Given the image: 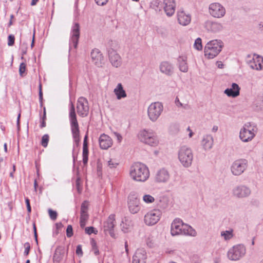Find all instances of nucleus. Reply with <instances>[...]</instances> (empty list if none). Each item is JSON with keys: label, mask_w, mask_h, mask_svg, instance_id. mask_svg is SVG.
I'll use <instances>...</instances> for the list:
<instances>
[{"label": "nucleus", "mask_w": 263, "mask_h": 263, "mask_svg": "<svg viewBox=\"0 0 263 263\" xmlns=\"http://www.w3.org/2000/svg\"><path fill=\"white\" fill-rule=\"evenodd\" d=\"M76 253L78 256H82L83 255L82 247L80 245L77 246Z\"/></svg>", "instance_id": "864d4df0"}, {"label": "nucleus", "mask_w": 263, "mask_h": 263, "mask_svg": "<svg viewBox=\"0 0 263 263\" xmlns=\"http://www.w3.org/2000/svg\"><path fill=\"white\" fill-rule=\"evenodd\" d=\"M8 45L9 46H13L14 44L15 37L12 34H10L8 36Z\"/></svg>", "instance_id": "09e8293b"}, {"label": "nucleus", "mask_w": 263, "mask_h": 263, "mask_svg": "<svg viewBox=\"0 0 263 263\" xmlns=\"http://www.w3.org/2000/svg\"><path fill=\"white\" fill-rule=\"evenodd\" d=\"M139 203V199L137 193L130 192L128 197V206L131 213L136 214L139 211L140 209Z\"/></svg>", "instance_id": "f8f14e48"}, {"label": "nucleus", "mask_w": 263, "mask_h": 263, "mask_svg": "<svg viewBox=\"0 0 263 263\" xmlns=\"http://www.w3.org/2000/svg\"><path fill=\"white\" fill-rule=\"evenodd\" d=\"M87 221H86V220H83L82 219H80V227L82 228H83L86 224V222Z\"/></svg>", "instance_id": "680f3d73"}, {"label": "nucleus", "mask_w": 263, "mask_h": 263, "mask_svg": "<svg viewBox=\"0 0 263 263\" xmlns=\"http://www.w3.org/2000/svg\"><path fill=\"white\" fill-rule=\"evenodd\" d=\"M114 134L115 136L117 138L118 142H121V141L122 140V137L121 136V135L119 133L117 132H114Z\"/></svg>", "instance_id": "bf43d9fd"}, {"label": "nucleus", "mask_w": 263, "mask_h": 263, "mask_svg": "<svg viewBox=\"0 0 263 263\" xmlns=\"http://www.w3.org/2000/svg\"><path fill=\"white\" fill-rule=\"evenodd\" d=\"M66 235L68 237H71L73 235V229L71 225H68L66 229Z\"/></svg>", "instance_id": "49530a36"}, {"label": "nucleus", "mask_w": 263, "mask_h": 263, "mask_svg": "<svg viewBox=\"0 0 263 263\" xmlns=\"http://www.w3.org/2000/svg\"><path fill=\"white\" fill-rule=\"evenodd\" d=\"M246 253V247L243 244H237L229 249L227 257L230 260L238 261L243 258Z\"/></svg>", "instance_id": "423d86ee"}, {"label": "nucleus", "mask_w": 263, "mask_h": 263, "mask_svg": "<svg viewBox=\"0 0 263 263\" xmlns=\"http://www.w3.org/2000/svg\"><path fill=\"white\" fill-rule=\"evenodd\" d=\"M209 13L215 18H222L226 14L225 8L219 3H213L209 6Z\"/></svg>", "instance_id": "9b49d317"}, {"label": "nucleus", "mask_w": 263, "mask_h": 263, "mask_svg": "<svg viewBox=\"0 0 263 263\" xmlns=\"http://www.w3.org/2000/svg\"><path fill=\"white\" fill-rule=\"evenodd\" d=\"M43 93L42 91V86H41V84H40V86H39V101H40V104L41 106H43Z\"/></svg>", "instance_id": "8fccbe9b"}, {"label": "nucleus", "mask_w": 263, "mask_h": 263, "mask_svg": "<svg viewBox=\"0 0 263 263\" xmlns=\"http://www.w3.org/2000/svg\"><path fill=\"white\" fill-rule=\"evenodd\" d=\"M69 118L73 140L76 146H78L80 141V130L75 107L71 102L70 104Z\"/></svg>", "instance_id": "f03ea898"}, {"label": "nucleus", "mask_w": 263, "mask_h": 263, "mask_svg": "<svg viewBox=\"0 0 263 263\" xmlns=\"http://www.w3.org/2000/svg\"><path fill=\"white\" fill-rule=\"evenodd\" d=\"M14 18V15L13 14H11L10 15V21L8 24V26L9 27H10L12 24H13V22H12V19Z\"/></svg>", "instance_id": "0e129e2a"}, {"label": "nucleus", "mask_w": 263, "mask_h": 263, "mask_svg": "<svg viewBox=\"0 0 263 263\" xmlns=\"http://www.w3.org/2000/svg\"><path fill=\"white\" fill-rule=\"evenodd\" d=\"M76 184L77 187V191L79 193H81L82 190V187L80 183V178H78L76 181Z\"/></svg>", "instance_id": "de8ad7c7"}, {"label": "nucleus", "mask_w": 263, "mask_h": 263, "mask_svg": "<svg viewBox=\"0 0 263 263\" xmlns=\"http://www.w3.org/2000/svg\"><path fill=\"white\" fill-rule=\"evenodd\" d=\"M24 247L25 248V251H24V255H28L29 253V251H30V243L29 242H26L24 244Z\"/></svg>", "instance_id": "3c124183"}, {"label": "nucleus", "mask_w": 263, "mask_h": 263, "mask_svg": "<svg viewBox=\"0 0 263 263\" xmlns=\"http://www.w3.org/2000/svg\"><path fill=\"white\" fill-rule=\"evenodd\" d=\"M89 106L87 100L83 97H80L77 102V111L79 116L84 118L89 113Z\"/></svg>", "instance_id": "ddd939ff"}, {"label": "nucleus", "mask_w": 263, "mask_h": 263, "mask_svg": "<svg viewBox=\"0 0 263 263\" xmlns=\"http://www.w3.org/2000/svg\"><path fill=\"white\" fill-rule=\"evenodd\" d=\"M88 203L87 201H84L81 205V213L80 214H87L88 213Z\"/></svg>", "instance_id": "4c0bfd02"}, {"label": "nucleus", "mask_w": 263, "mask_h": 263, "mask_svg": "<svg viewBox=\"0 0 263 263\" xmlns=\"http://www.w3.org/2000/svg\"><path fill=\"white\" fill-rule=\"evenodd\" d=\"M68 253V248L66 249L63 246L58 247L54 252L53 256V263H60L63 259L64 256H67Z\"/></svg>", "instance_id": "aec40b11"}, {"label": "nucleus", "mask_w": 263, "mask_h": 263, "mask_svg": "<svg viewBox=\"0 0 263 263\" xmlns=\"http://www.w3.org/2000/svg\"><path fill=\"white\" fill-rule=\"evenodd\" d=\"M25 202L27 206V210L28 213H30L31 212V208L30 204V200L28 198H25Z\"/></svg>", "instance_id": "603ef678"}, {"label": "nucleus", "mask_w": 263, "mask_h": 263, "mask_svg": "<svg viewBox=\"0 0 263 263\" xmlns=\"http://www.w3.org/2000/svg\"><path fill=\"white\" fill-rule=\"evenodd\" d=\"M33 233H34V236L35 240V241H36V243L37 244L38 243V241H37V236L36 228V226H35V224L34 223H33Z\"/></svg>", "instance_id": "13d9d810"}, {"label": "nucleus", "mask_w": 263, "mask_h": 263, "mask_svg": "<svg viewBox=\"0 0 263 263\" xmlns=\"http://www.w3.org/2000/svg\"><path fill=\"white\" fill-rule=\"evenodd\" d=\"M194 46L198 50H201L202 49V41L200 37L195 40Z\"/></svg>", "instance_id": "58836bf2"}, {"label": "nucleus", "mask_w": 263, "mask_h": 263, "mask_svg": "<svg viewBox=\"0 0 263 263\" xmlns=\"http://www.w3.org/2000/svg\"><path fill=\"white\" fill-rule=\"evenodd\" d=\"M181 235L195 236L197 235V233L191 226L184 223L183 227L182 228V233H181Z\"/></svg>", "instance_id": "72a5a7b5"}, {"label": "nucleus", "mask_w": 263, "mask_h": 263, "mask_svg": "<svg viewBox=\"0 0 263 263\" xmlns=\"http://www.w3.org/2000/svg\"><path fill=\"white\" fill-rule=\"evenodd\" d=\"M143 200L146 203H151L155 201V199L151 195L145 194L143 196Z\"/></svg>", "instance_id": "e433bc0d"}, {"label": "nucleus", "mask_w": 263, "mask_h": 263, "mask_svg": "<svg viewBox=\"0 0 263 263\" xmlns=\"http://www.w3.org/2000/svg\"><path fill=\"white\" fill-rule=\"evenodd\" d=\"M223 43L221 41L214 40L209 42L204 49V55L208 59H213L221 51Z\"/></svg>", "instance_id": "39448f33"}, {"label": "nucleus", "mask_w": 263, "mask_h": 263, "mask_svg": "<svg viewBox=\"0 0 263 263\" xmlns=\"http://www.w3.org/2000/svg\"><path fill=\"white\" fill-rule=\"evenodd\" d=\"M129 175L134 181H146L149 177V171L146 165L141 162L134 163L130 167Z\"/></svg>", "instance_id": "f257e3e1"}, {"label": "nucleus", "mask_w": 263, "mask_h": 263, "mask_svg": "<svg viewBox=\"0 0 263 263\" xmlns=\"http://www.w3.org/2000/svg\"><path fill=\"white\" fill-rule=\"evenodd\" d=\"M88 133H87L84 137V141H83V145H85V144L86 145H88Z\"/></svg>", "instance_id": "e2e57ef3"}, {"label": "nucleus", "mask_w": 263, "mask_h": 263, "mask_svg": "<svg viewBox=\"0 0 263 263\" xmlns=\"http://www.w3.org/2000/svg\"><path fill=\"white\" fill-rule=\"evenodd\" d=\"M178 65L179 70L183 72H186L188 71V65L187 64V58L185 56H179L177 59Z\"/></svg>", "instance_id": "2f4dec72"}, {"label": "nucleus", "mask_w": 263, "mask_h": 263, "mask_svg": "<svg viewBox=\"0 0 263 263\" xmlns=\"http://www.w3.org/2000/svg\"><path fill=\"white\" fill-rule=\"evenodd\" d=\"M26 71V64L24 63H22L20 65L19 67V73L20 75L22 77L24 76V74L25 73Z\"/></svg>", "instance_id": "37998d69"}, {"label": "nucleus", "mask_w": 263, "mask_h": 263, "mask_svg": "<svg viewBox=\"0 0 263 263\" xmlns=\"http://www.w3.org/2000/svg\"><path fill=\"white\" fill-rule=\"evenodd\" d=\"M161 216V212L157 209L152 210L147 213L145 216L144 221L147 226H153L156 224Z\"/></svg>", "instance_id": "4468645a"}, {"label": "nucleus", "mask_w": 263, "mask_h": 263, "mask_svg": "<svg viewBox=\"0 0 263 263\" xmlns=\"http://www.w3.org/2000/svg\"><path fill=\"white\" fill-rule=\"evenodd\" d=\"M108 53L109 60L111 65L116 68L120 67L122 64V60L116 51L113 49H110L108 51Z\"/></svg>", "instance_id": "412c9836"}, {"label": "nucleus", "mask_w": 263, "mask_h": 263, "mask_svg": "<svg viewBox=\"0 0 263 263\" xmlns=\"http://www.w3.org/2000/svg\"><path fill=\"white\" fill-rule=\"evenodd\" d=\"M114 92L116 95L118 100L126 98L127 96L126 93L124 90L121 83L118 84L117 86L114 90Z\"/></svg>", "instance_id": "473e14b6"}, {"label": "nucleus", "mask_w": 263, "mask_h": 263, "mask_svg": "<svg viewBox=\"0 0 263 263\" xmlns=\"http://www.w3.org/2000/svg\"><path fill=\"white\" fill-rule=\"evenodd\" d=\"M248 161L245 159H239L234 161L231 166V171L233 175L239 176L247 168Z\"/></svg>", "instance_id": "1a4fd4ad"}, {"label": "nucleus", "mask_w": 263, "mask_h": 263, "mask_svg": "<svg viewBox=\"0 0 263 263\" xmlns=\"http://www.w3.org/2000/svg\"><path fill=\"white\" fill-rule=\"evenodd\" d=\"M115 215L111 214L104 223V231H108L111 237H114V228L115 226Z\"/></svg>", "instance_id": "f3484780"}, {"label": "nucleus", "mask_w": 263, "mask_h": 263, "mask_svg": "<svg viewBox=\"0 0 263 263\" xmlns=\"http://www.w3.org/2000/svg\"><path fill=\"white\" fill-rule=\"evenodd\" d=\"M178 157L183 167L188 168L192 165L193 153L190 147L186 145L181 146L178 151Z\"/></svg>", "instance_id": "7ed1b4c3"}, {"label": "nucleus", "mask_w": 263, "mask_h": 263, "mask_svg": "<svg viewBox=\"0 0 263 263\" xmlns=\"http://www.w3.org/2000/svg\"><path fill=\"white\" fill-rule=\"evenodd\" d=\"M92 251L93 252L94 254L96 255H99V250L97 247H92Z\"/></svg>", "instance_id": "052dcab7"}, {"label": "nucleus", "mask_w": 263, "mask_h": 263, "mask_svg": "<svg viewBox=\"0 0 263 263\" xmlns=\"http://www.w3.org/2000/svg\"><path fill=\"white\" fill-rule=\"evenodd\" d=\"M214 140L212 135H206L203 136L202 141L201 145L204 150L208 151L211 149L213 145Z\"/></svg>", "instance_id": "c85d7f7f"}, {"label": "nucleus", "mask_w": 263, "mask_h": 263, "mask_svg": "<svg viewBox=\"0 0 263 263\" xmlns=\"http://www.w3.org/2000/svg\"><path fill=\"white\" fill-rule=\"evenodd\" d=\"M138 136L141 142L149 145L154 146L158 143L157 136L152 130L143 129L139 132Z\"/></svg>", "instance_id": "0eeeda50"}, {"label": "nucleus", "mask_w": 263, "mask_h": 263, "mask_svg": "<svg viewBox=\"0 0 263 263\" xmlns=\"http://www.w3.org/2000/svg\"><path fill=\"white\" fill-rule=\"evenodd\" d=\"M249 65L253 69L261 70L263 69V57L257 55L256 59L253 58L252 60H250Z\"/></svg>", "instance_id": "cd10ccee"}, {"label": "nucleus", "mask_w": 263, "mask_h": 263, "mask_svg": "<svg viewBox=\"0 0 263 263\" xmlns=\"http://www.w3.org/2000/svg\"><path fill=\"white\" fill-rule=\"evenodd\" d=\"M89 215L88 213L87 214H80V219L83 220L87 221L88 219Z\"/></svg>", "instance_id": "4d7b16f0"}, {"label": "nucleus", "mask_w": 263, "mask_h": 263, "mask_svg": "<svg viewBox=\"0 0 263 263\" xmlns=\"http://www.w3.org/2000/svg\"><path fill=\"white\" fill-rule=\"evenodd\" d=\"M80 37V25L79 23H75L71 29V36L69 43L70 50L73 47L76 49L77 47Z\"/></svg>", "instance_id": "2eb2a0df"}, {"label": "nucleus", "mask_w": 263, "mask_h": 263, "mask_svg": "<svg viewBox=\"0 0 263 263\" xmlns=\"http://www.w3.org/2000/svg\"><path fill=\"white\" fill-rule=\"evenodd\" d=\"M220 235L223 238L224 240L228 241L234 237L233 230V229H230L229 230L222 231L221 232Z\"/></svg>", "instance_id": "f704fd0d"}, {"label": "nucleus", "mask_w": 263, "mask_h": 263, "mask_svg": "<svg viewBox=\"0 0 263 263\" xmlns=\"http://www.w3.org/2000/svg\"><path fill=\"white\" fill-rule=\"evenodd\" d=\"M240 87L236 83H233L232 84L231 87L226 89L224 93L228 97H236L239 95Z\"/></svg>", "instance_id": "c756f323"}, {"label": "nucleus", "mask_w": 263, "mask_h": 263, "mask_svg": "<svg viewBox=\"0 0 263 263\" xmlns=\"http://www.w3.org/2000/svg\"><path fill=\"white\" fill-rule=\"evenodd\" d=\"M170 178L168 171L164 168H162L156 172L155 180L158 183H166L169 180Z\"/></svg>", "instance_id": "6ab92c4d"}, {"label": "nucleus", "mask_w": 263, "mask_h": 263, "mask_svg": "<svg viewBox=\"0 0 263 263\" xmlns=\"http://www.w3.org/2000/svg\"><path fill=\"white\" fill-rule=\"evenodd\" d=\"M85 232L86 234L88 235H90L92 233L96 234L98 233V231L95 230V228L93 227H88L85 228Z\"/></svg>", "instance_id": "a19ab883"}, {"label": "nucleus", "mask_w": 263, "mask_h": 263, "mask_svg": "<svg viewBox=\"0 0 263 263\" xmlns=\"http://www.w3.org/2000/svg\"><path fill=\"white\" fill-rule=\"evenodd\" d=\"M97 5L103 6L107 3L108 0H95Z\"/></svg>", "instance_id": "5fc2aeb1"}, {"label": "nucleus", "mask_w": 263, "mask_h": 263, "mask_svg": "<svg viewBox=\"0 0 263 263\" xmlns=\"http://www.w3.org/2000/svg\"><path fill=\"white\" fill-rule=\"evenodd\" d=\"M147 255L144 249H138L136 250L133 257V263H145Z\"/></svg>", "instance_id": "4be33fe9"}, {"label": "nucleus", "mask_w": 263, "mask_h": 263, "mask_svg": "<svg viewBox=\"0 0 263 263\" xmlns=\"http://www.w3.org/2000/svg\"><path fill=\"white\" fill-rule=\"evenodd\" d=\"M163 110L162 103L156 102L151 103L147 109V115L149 119L153 122H156L159 118Z\"/></svg>", "instance_id": "6e6552de"}, {"label": "nucleus", "mask_w": 263, "mask_h": 263, "mask_svg": "<svg viewBox=\"0 0 263 263\" xmlns=\"http://www.w3.org/2000/svg\"><path fill=\"white\" fill-rule=\"evenodd\" d=\"M175 103L178 107H182L185 108V106L186 105H183V104L180 102L179 99L177 97L175 99Z\"/></svg>", "instance_id": "6e6d98bb"}, {"label": "nucleus", "mask_w": 263, "mask_h": 263, "mask_svg": "<svg viewBox=\"0 0 263 263\" xmlns=\"http://www.w3.org/2000/svg\"><path fill=\"white\" fill-rule=\"evenodd\" d=\"M161 2L160 0H153L151 2V7L155 9H157L160 5Z\"/></svg>", "instance_id": "a18cd8bd"}, {"label": "nucleus", "mask_w": 263, "mask_h": 263, "mask_svg": "<svg viewBox=\"0 0 263 263\" xmlns=\"http://www.w3.org/2000/svg\"><path fill=\"white\" fill-rule=\"evenodd\" d=\"M178 21L182 26L189 25L191 21V16L189 14H186L184 11H180L178 13Z\"/></svg>", "instance_id": "7c9ffc66"}, {"label": "nucleus", "mask_w": 263, "mask_h": 263, "mask_svg": "<svg viewBox=\"0 0 263 263\" xmlns=\"http://www.w3.org/2000/svg\"><path fill=\"white\" fill-rule=\"evenodd\" d=\"M40 127L41 128H43V127H45L46 126V122H45V121H42L41 123V124L40 125Z\"/></svg>", "instance_id": "774afa93"}, {"label": "nucleus", "mask_w": 263, "mask_h": 263, "mask_svg": "<svg viewBox=\"0 0 263 263\" xmlns=\"http://www.w3.org/2000/svg\"><path fill=\"white\" fill-rule=\"evenodd\" d=\"M160 71L167 76H171L174 72L173 65L167 61L161 62L159 66Z\"/></svg>", "instance_id": "bb28decb"}, {"label": "nucleus", "mask_w": 263, "mask_h": 263, "mask_svg": "<svg viewBox=\"0 0 263 263\" xmlns=\"http://www.w3.org/2000/svg\"><path fill=\"white\" fill-rule=\"evenodd\" d=\"M99 141L100 147L103 149H107L112 145L111 138L105 134L100 135Z\"/></svg>", "instance_id": "b1692460"}, {"label": "nucleus", "mask_w": 263, "mask_h": 263, "mask_svg": "<svg viewBox=\"0 0 263 263\" xmlns=\"http://www.w3.org/2000/svg\"><path fill=\"white\" fill-rule=\"evenodd\" d=\"M49 141V136L47 134H45L43 135V136L42 138V141H41V144L42 145L46 147Z\"/></svg>", "instance_id": "ea45409f"}, {"label": "nucleus", "mask_w": 263, "mask_h": 263, "mask_svg": "<svg viewBox=\"0 0 263 263\" xmlns=\"http://www.w3.org/2000/svg\"><path fill=\"white\" fill-rule=\"evenodd\" d=\"M48 213H49L50 218L52 220H55L57 219L58 214H57V213L56 211H53L52 210L49 209L48 210Z\"/></svg>", "instance_id": "79ce46f5"}, {"label": "nucleus", "mask_w": 263, "mask_h": 263, "mask_svg": "<svg viewBox=\"0 0 263 263\" xmlns=\"http://www.w3.org/2000/svg\"><path fill=\"white\" fill-rule=\"evenodd\" d=\"M88 160V148L86 144L83 145V163L84 165L87 163Z\"/></svg>", "instance_id": "c9c22d12"}, {"label": "nucleus", "mask_w": 263, "mask_h": 263, "mask_svg": "<svg viewBox=\"0 0 263 263\" xmlns=\"http://www.w3.org/2000/svg\"><path fill=\"white\" fill-rule=\"evenodd\" d=\"M121 230L124 233H127L134 226V222L132 218L129 216H124L121 221L120 224Z\"/></svg>", "instance_id": "a878e982"}, {"label": "nucleus", "mask_w": 263, "mask_h": 263, "mask_svg": "<svg viewBox=\"0 0 263 263\" xmlns=\"http://www.w3.org/2000/svg\"><path fill=\"white\" fill-rule=\"evenodd\" d=\"M92 62L98 67H101L103 63V57L100 51L98 49H94L91 52Z\"/></svg>", "instance_id": "5701e85b"}, {"label": "nucleus", "mask_w": 263, "mask_h": 263, "mask_svg": "<svg viewBox=\"0 0 263 263\" xmlns=\"http://www.w3.org/2000/svg\"><path fill=\"white\" fill-rule=\"evenodd\" d=\"M164 10L166 14L171 16L175 11L176 3L175 0H163Z\"/></svg>", "instance_id": "393cba45"}, {"label": "nucleus", "mask_w": 263, "mask_h": 263, "mask_svg": "<svg viewBox=\"0 0 263 263\" xmlns=\"http://www.w3.org/2000/svg\"><path fill=\"white\" fill-rule=\"evenodd\" d=\"M184 223L179 218L173 220L171 224V234L172 236L181 235Z\"/></svg>", "instance_id": "dca6fc26"}, {"label": "nucleus", "mask_w": 263, "mask_h": 263, "mask_svg": "<svg viewBox=\"0 0 263 263\" xmlns=\"http://www.w3.org/2000/svg\"><path fill=\"white\" fill-rule=\"evenodd\" d=\"M204 27L208 31L213 33L218 32L223 29V26L221 23L210 20L204 23Z\"/></svg>", "instance_id": "a211bd4d"}, {"label": "nucleus", "mask_w": 263, "mask_h": 263, "mask_svg": "<svg viewBox=\"0 0 263 263\" xmlns=\"http://www.w3.org/2000/svg\"><path fill=\"white\" fill-rule=\"evenodd\" d=\"M257 132L256 125L248 122L243 125L239 132V138L243 142L251 141Z\"/></svg>", "instance_id": "20e7f679"}, {"label": "nucleus", "mask_w": 263, "mask_h": 263, "mask_svg": "<svg viewBox=\"0 0 263 263\" xmlns=\"http://www.w3.org/2000/svg\"><path fill=\"white\" fill-rule=\"evenodd\" d=\"M107 163L108 166L111 168H116L119 164V163L114 159H110L108 161Z\"/></svg>", "instance_id": "c03bdc74"}, {"label": "nucleus", "mask_w": 263, "mask_h": 263, "mask_svg": "<svg viewBox=\"0 0 263 263\" xmlns=\"http://www.w3.org/2000/svg\"><path fill=\"white\" fill-rule=\"evenodd\" d=\"M218 126L214 125L212 129V132L213 133H216L218 130Z\"/></svg>", "instance_id": "338daca9"}, {"label": "nucleus", "mask_w": 263, "mask_h": 263, "mask_svg": "<svg viewBox=\"0 0 263 263\" xmlns=\"http://www.w3.org/2000/svg\"><path fill=\"white\" fill-rule=\"evenodd\" d=\"M251 194V190L250 188L243 184L237 185L232 190V196L238 199L247 198Z\"/></svg>", "instance_id": "9d476101"}, {"label": "nucleus", "mask_w": 263, "mask_h": 263, "mask_svg": "<svg viewBox=\"0 0 263 263\" xmlns=\"http://www.w3.org/2000/svg\"><path fill=\"white\" fill-rule=\"evenodd\" d=\"M90 243H91L92 248V247H97V243H96V241L93 239H92L91 240Z\"/></svg>", "instance_id": "69168bd1"}]
</instances>
